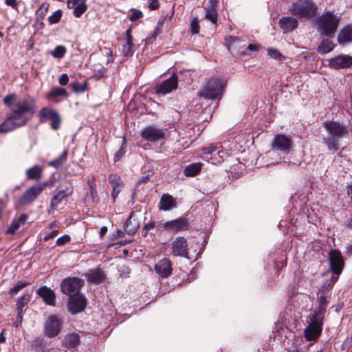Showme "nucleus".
<instances>
[{
	"instance_id": "nucleus-26",
	"label": "nucleus",
	"mask_w": 352,
	"mask_h": 352,
	"mask_svg": "<svg viewBox=\"0 0 352 352\" xmlns=\"http://www.w3.org/2000/svg\"><path fill=\"white\" fill-rule=\"evenodd\" d=\"M328 304L329 302L327 300L326 296L321 295L320 297H318V306L315 309L314 313L311 316L324 320Z\"/></svg>"
},
{
	"instance_id": "nucleus-41",
	"label": "nucleus",
	"mask_w": 352,
	"mask_h": 352,
	"mask_svg": "<svg viewBox=\"0 0 352 352\" xmlns=\"http://www.w3.org/2000/svg\"><path fill=\"white\" fill-rule=\"evenodd\" d=\"M67 52V49L63 45H58L55 49L51 51V55L56 58H62L65 56Z\"/></svg>"
},
{
	"instance_id": "nucleus-14",
	"label": "nucleus",
	"mask_w": 352,
	"mask_h": 352,
	"mask_svg": "<svg viewBox=\"0 0 352 352\" xmlns=\"http://www.w3.org/2000/svg\"><path fill=\"white\" fill-rule=\"evenodd\" d=\"M172 254L175 256L188 257V244L184 236H177L170 244Z\"/></svg>"
},
{
	"instance_id": "nucleus-23",
	"label": "nucleus",
	"mask_w": 352,
	"mask_h": 352,
	"mask_svg": "<svg viewBox=\"0 0 352 352\" xmlns=\"http://www.w3.org/2000/svg\"><path fill=\"white\" fill-rule=\"evenodd\" d=\"M87 281L94 284H100L106 278L104 271L101 268L91 270L87 274Z\"/></svg>"
},
{
	"instance_id": "nucleus-47",
	"label": "nucleus",
	"mask_w": 352,
	"mask_h": 352,
	"mask_svg": "<svg viewBox=\"0 0 352 352\" xmlns=\"http://www.w3.org/2000/svg\"><path fill=\"white\" fill-rule=\"evenodd\" d=\"M32 347L35 349L36 352L43 351V348L44 346V340L41 338H37L32 341Z\"/></svg>"
},
{
	"instance_id": "nucleus-29",
	"label": "nucleus",
	"mask_w": 352,
	"mask_h": 352,
	"mask_svg": "<svg viewBox=\"0 0 352 352\" xmlns=\"http://www.w3.org/2000/svg\"><path fill=\"white\" fill-rule=\"evenodd\" d=\"M335 47V45L328 38L323 39L318 46L317 52L320 54H325L331 52Z\"/></svg>"
},
{
	"instance_id": "nucleus-8",
	"label": "nucleus",
	"mask_w": 352,
	"mask_h": 352,
	"mask_svg": "<svg viewBox=\"0 0 352 352\" xmlns=\"http://www.w3.org/2000/svg\"><path fill=\"white\" fill-rule=\"evenodd\" d=\"M310 324L304 330V336L307 340L313 341L321 335L323 325V319L310 316Z\"/></svg>"
},
{
	"instance_id": "nucleus-50",
	"label": "nucleus",
	"mask_w": 352,
	"mask_h": 352,
	"mask_svg": "<svg viewBox=\"0 0 352 352\" xmlns=\"http://www.w3.org/2000/svg\"><path fill=\"white\" fill-rule=\"evenodd\" d=\"M190 31L193 34H199V25L198 17H193L190 22Z\"/></svg>"
},
{
	"instance_id": "nucleus-30",
	"label": "nucleus",
	"mask_w": 352,
	"mask_h": 352,
	"mask_svg": "<svg viewBox=\"0 0 352 352\" xmlns=\"http://www.w3.org/2000/svg\"><path fill=\"white\" fill-rule=\"evenodd\" d=\"M26 175L28 179L39 180L42 176V168L38 165H34L26 170Z\"/></svg>"
},
{
	"instance_id": "nucleus-18",
	"label": "nucleus",
	"mask_w": 352,
	"mask_h": 352,
	"mask_svg": "<svg viewBox=\"0 0 352 352\" xmlns=\"http://www.w3.org/2000/svg\"><path fill=\"white\" fill-rule=\"evenodd\" d=\"M155 270L162 278L168 277L173 271L171 261L168 258L158 261L155 265Z\"/></svg>"
},
{
	"instance_id": "nucleus-24",
	"label": "nucleus",
	"mask_w": 352,
	"mask_h": 352,
	"mask_svg": "<svg viewBox=\"0 0 352 352\" xmlns=\"http://www.w3.org/2000/svg\"><path fill=\"white\" fill-rule=\"evenodd\" d=\"M140 227V223L135 218H134V212H131L129 217L124 223V228L126 233L133 235Z\"/></svg>"
},
{
	"instance_id": "nucleus-19",
	"label": "nucleus",
	"mask_w": 352,
	"mask_h": 352,
	"mask_svg": "<svg viewBox=\"0 0 352 352\" xmlns=\"http://www.w3.org/2000/svg\"><path fill=\"white\" fill-rule=\"evenodd\" d=\"M36 294L41 297L46 305L55 307L56 305V294L54 292L47 286H42L37 289Z\"/></svg>"
},
{
	"instance_id": "nucleus-35",
	"label": "nucleus",
	"mask_w": 352,
	"mask_h": 352,
	"mask_svg": "<svg viewBox=\"0 0 352 352\" xmlns=\"http://www.w3.org/2000/svg\"><path fill=\"white\" fill-rule=\"evenodd\" d=\"M30 285V282L28 281H19L9 291L10 296L13 298L16 294H18L21 289Z\"/></svg>"
},
{
	"instance_id": "nucleus-39",
	"label": "nucleus",
	"mask_w": 352,
	"mask_h": 352,
	"mask_svg": "<svg viewBox=\"0 0 352 352\" xmlns=\"http://www.w3.org/2000/svg\"><path fill=\"white\" fill-rule=\"evenodd\" d=\"M58 188H59L61 192H63L66 196L68 197H70L73 194L74 187L71 181L68 180L61 185H60Z\"/></svg>"
},
{
	"instance_id": "nucleus-25",
	"label": "nucleus",
	"mask_w": 352,
	"mask_h": 352,
	"mask_svg": "<svg viewBox=\"0 0 352 352\" xmlns=\"http://www.w3.org/2000/svg\"><path fill=\"white\" fill-rule=\"evenodd\" d=\"M218 0H210L207 5L206 18L210 20L213 24L217 23V6Z\"/></svg>"
},
{
	"instance_id": "nucleus-34",
	"label": "nucleus",
	"mask_w": 352,
	"mask_h": 352,
	"mask_svg": "<svg viewBox=\"0 0 352 352\" xmlns=\"http://www.w3.org/2000/svg\"><path fill=\"white\" fill-rule=\"evenodd\" d=\"M59 96L63 97V98H67L69 96V94L65 88L54 87L51 89V90L49 93L48 99L57 98Z\"/></svg>"
},
{
	"instance_id": "nucleus-59",
	"label": "nucleus",
	"mask_w": 352,
	"mask_h": 352,
	"mask_svg": "<svg viewBox=\"0 0 352 352\" xmlns=\"http://www.w3.org/2000/svg\"><path fill=\"white\" fill-rule=\"evenodd\" d=\"M107 71V69L105 68H102V69H99L96 74H95L93 76V78L96 80H99L102 78H106V76L104 74V72Z\"/></svg>"
},
{
	"instance_id": "nucleus-6",
	"label": "nucleus",
	"mask_w": 352,
	"mask_h": 352,
	"mask_svg": "<svg viewBox=\"0 0 352 352\" xmlns=\"http://www.w3.org/2000/svg\"><path fill=\"white\" fill-rule=\"evenodd\" d=\"M60 286L61 292L69 297L80 293V290L83 286V283L78 277H67L61 281Z\"/></svg>"
},
{
	"instance_id": "nucleus-43",
	"label": "nucleus",
	"mask_w": 352,
	"mask_h": 352,
	"mask_svg": "<svg viewBox=\"0 0 352 352\" xmlns=\"http://www.w3.org/2000/svg\"><path fill=\"white\" fill-rule=\"evenodd\" d=\"M126 142L125 138H124L122 140V143L121 147L114 155V162H118L121 160L122 156L126 153Z\"/></svg>"
},
{
	"instance_id": "nucleus-55",
	"label": "nucleus",
	"mask_w": 352,
	"mask_h": 352,
	"mask_svg": "<svg viewBox=\"0 0 352 352\" xmlns=\"http://www.w3.org/2000/svg\"><path fill=\"white\" fill-rule=\"evenodd\" d=\"M16 96L14 94L7 95L3 99V103L7 107H10L16 100Z\"/></svg>"
},
{
	"instance_id": "nucleus-22",
	"label": "nucleus",
	"mask_w": 352,
	"mask_h": 352,
	"mask_svg": "<svg viewBox=\"0 0 352 352\" xmlns=\"http://www.w3.org/2000/svg\"><path fill=\"white\" fill-rule=\"evenodd\" d=\"M177 203L175 199L170 195L163 194L160 198L158 208L160 210L169 211L175 208Z\"/></svg>"
},
{
	"instance_id": "nucleus-31",
	"label": "nucleus",
	"mask_w": 352,
	"mask_h": 352,
	"mask_svg": "<svg viewBox=\"0 0 352 352\" xmlns=\"http://www.w3.org/2000/svg\"><path fill=\"white\" fill-rule=\"evenodd\" d=\"M202 164L201 163H193L186 166L184 169V174L187 177H195L201 170Z\"/></svg>"
},
{
	"instance_id": "nucleus-4",
	"label": "nucleus",
	"mask_w": 352,
	"mask_h": 352,
	"mask_svg": "<svg viewBox=\"0 0 352 352\" xmlns=\"http://www.w3.org/2000/svg\"><path fill=\"white\" fill-rule=\"evenodd\" d=\"M317 9L313 0H299L292 3L289 11L300 19L310 20L316 16Z\"/></svg>"
},
{
	"instance_id": "nucleus-28",
	"label": "nucleus",
	"mask_w": 352,
	"mask_h": 352,
	"mask_svg": "<svg viewBox=\"0 0 352 352\" xmlns=\"http://www.w3.org/2000/svg\"><path fill=\"white\" fill-rule=\"evenodd\" d=\"M63 341L64 345L68 349L75 348L80 343L79 335L75 333L67 334Z\"/></svg>"
},
{
	"instance_id": "nucleus-32",
	"label": "nucleus",
	"mask_w": 352,
	"mask_h": 352,
	"mask_svg": "<svg viewBox=\"0 0 352 352\" xmlns=\"http://www.w3.org/2000/svg\"><path fill=\"white\" fill-rule=\"evenodd\" d=\"M55 192L56 194L52 197L50 201V207L52 209H55L64 199L68 197L63 192L60 190L59 188H56Z\"/></svg>"
},
{
	"instance_id": "nucleus-45",
	"label": "nucleus",
	"mask_w": 352,
	"mask_h": 352,
	"mask_svg": "<svg viewBox=\"0 0 352 352\" xmlns=\"http://www.w3.org/2000/svg\"><path fill=\"white\" fill-rule=\"evenodd\" d=\"M63 16L61 10H57L48 17V21L50 25L58 23Z\"/></svg>"
},
{
	"instance_id": "nucleus-20",
	"label": "nucleus",
	"mask_w": 352,
	"mask_h": 352,
	"mask_svg": "<svg viewBox=\"0 0 352 352\" xmlns=\"http://www.w3.org/2000/svg\"><path fill=\"white\" fill-rule=\"evenodd\" d=\"M278 25L283 30V33L293 32L298 28V21L293 16H283L278 21Z\"/></svg>"
},
{
	"instance_id": "nucleus-51",
	"label": "nucleus",
	"mask_w": 352,
	"mask_h": 352,
	"mask_svg": "<svg viewBox=\"0 0 352 352\" xmlns=\"http://www.w3.org/2000/svg\"><path fill=\"white\" fill-rule=\"evenodd\" d=\"M219 144H210L207 146L201 148V151L204 154H212L218 149Z\"/></svg>"
},
{
	"instance_id": "nucleus-49",
	"label": "nucleus",
	"mask_w": 352,
	"mask_h": 352,
	"mask_svg": "<svg viewBox=\"0 0 352 352\" xmlns=\"http://www.w3.org/2000/svg\"><path fill=\"white\" fill-rule=\"evenodd\" d=\"M132 13L129 16L131 21L135 22L143 16V13L140 10L131 9Z\"/></svg>"
},
{
	"instance_id": "nucleus-15",
	"label": "nucleus",
	"mask_w": 352,
	"mask_h": 352,
	"mask_svg": "<svg viewBox=\"0 0 352 352\" xmlns=\"http://www.w3.org/2000/svg\"><path fill=\"white\" fill-rule=\"evenodd\" d=\"M178 78L177 74H173L168 78L163 80L160 84L155 86V92L166 95L172 92L177 88Z\"/></svg>"
},
{
	"instance_id": "nucleus-38",
	"label": "nucleus",
	"mask_w": 352,
	"mask_h": 352,
	"mask_svg": "<svg viewBox=\"0 0 352 352\" xmlns=\"http://www.w3.org/2000/svg\"><path fill=\"white\" fill-rule=\"evenodd\" d=\"M88 82L87 81H85L82 84H80L78 81H74L72 82L69 86L72 88L73 91L77 94L82 93L87 90L88 89Z\"/></svg>"
},
{
	"instance_id": "nucleus-60",
	"label": "nucleus",
	"mask_w": 352,
	"mask_h": 352,
	"mask_svg": "<svg viewBox=\"0 0 352 352\" xmlns=\"http://www.w3.org/2000/svg\"><path fill=\"white\" fill-rule=\"evenodd\" d=\"M54 183H55V179H52L50 180H47L44 182H42V183L39 184L38 186V187L42 188V191H43L45 187L53 186L54 185Z\"/></svg>"
},
{
	"instance_id": "nucleus-3",
	"label": "nucleus",
	"mask_w": 352,
	"mask_h": 352,
	"mask_svg": "<svg viewBox=\"0 0 352 352\" xmlns=\"http://www.w3.org/2000/svg\"><path fill=\"white\" fill-rule=\"evenodd\" d=\"M318 31L322 37L332 38L339 25V19L333 12H326L316 19Z\"/></svg>"
},
{
	"instance_id": "nucleus-9",
	"label": "nucleus",
	"mask_w": 352,
	"mask_h": 352,
	"mask_svg": "<svg viewBox=\"0 0 352 352\" xmlns=\"http://www.w3.org/2000/svg\"><path fill=\"white\" fill-rule=\"evenodd\" d=\"M40 122H45L51 120V128L53 130H58L60 127L61 118L58 111L47 107L42 108L38 113Z\"/></svg>"
},
{
	"instance_id": "nucleus-1",
	"label": "nucleus",
	"mask_w": 352,
	"mask_h": 352,
	"mask_svg": "<svg viewBox=\"0 0 352 352\" xmlns=\"http://www.w3.org/2000/svg\"><path fill=\"white\" fill-rule=\"evenodd\" d=\"M35 104L34 98L30 96L16 102L10 112L7 113L6 120L0 124V133H7L26 125L30 119L26 114L32 116L35 113Z\"/></svg>"
},
{
	"instance_id": "nucleus-44",
	"label": "nucleus",
	"mask_w": 352,
	"mask_h": 352,
	"mask_svg": "<svg viewBox=\"0 0 352 352\" xmlns=\"http://www.w3.org/2000/svg\"><path fill=\"white\" fill-rule=\"evenodd\" d=\"M267 54L272 58L280 61L285 59V56L275 48H269L267 50Z\"/></svg>"
},
{
	"instance_id": "nucleus-11",
	"label": "nucleus",
	"mask_w": 352,
	"mask_h": 352,
	"mask_svg": "<svg viewBox=\"0 0 352 352\" xmlns=\"http://www.w3.org/2000/svg\"><path fill=\"white\" fill-rule=\"evenodd\" d=\"M292 138L290 135L277 134L271 143L272 148L283 153H288L292 146Z\"/></svg>"
},
{
	"instance_id": "nucleus-48",
	"label": "nucleus",
	"mask_w": 352,
	"mask_h": 352,
	"mask_svg": "<svg viewBox=\"0 0 352 352\" xmlns=\"http://www.w3.org/2000/svg\"><path fill=\"white\" fill-rule=\"evenodd\" d=\"M133 47H134V45L133 43V42H130L129 43L128 41H126V43L123 45V53L124 54V56H132V54H133Z\"/></svg>"
},
{
	"instance_id": "nucleus-46",
	"label": "nucleus",
	"mask_w": 352,
	"mask_h": 352,
	"mask_svg": "<svg viewBox=\"0 0 352 352\" xmlns=\"http://www.w3.org/2000/svg\"><path fill=\"white\" fill-rule=\"evenodd\" d=\"M109 182L113 186L122 185V181L120 177L114 173H111L109 175Z\"/></svg>"
},
{
	"instance_id": "nucleus-12",
	"label": "nucleus",
	"mask_w": 352,
	"mask_h": 352,
	"mask_svg": "<svg viewBox=\"0 0 352 352\" xmlns=\"http://www.w3.org/2000/svg\"><path fill=\"white\" fill-rule=\"evenodd\" d=\"M329 269L332 274H341L344 266L343 256L340 250H331L329 252Z\"/></svg>"
},
{
	"instance_id": "nucleus-21",
	"label": "nucleus",
	"mask_w": 352,
	"mask_h": 352,
	"mask_svg": "<svg viewBox=\"0 0 352 352\" xmlns=\"http://www.w3.org/2000/svg\"><path fill=\"white\" fill-rule=\"evenodd\" d=\"M42 192V188L38 185H34L27 189L21 197L22 204H28L34 201L38 196Z\"/></svg>"
},
{
	"instance_id": "nucleus-36",
	"label": "nucleus",
	"mask_w": 352,
	"mask_h": 352,
	"mask_svg": "<svg viewBox=\"0 0 352 352\" xmlns=\"http://www.w3.org/2000/svg\"><path fill=\"white\" fill-rule=\"evenodd\" d=\"M339 276L340 274H333L331 276L322 284L321 290L327 291L331 289L338 280Z\"/></svg>"
},
{
	"instance_id": "nucleus-42",
	"label": "nucleus",
	"mask_w": 352,
	"mask_h": 352,
	"mask_svg": "<svg viewBox=\"0 0 352 352\" xmlns=\"http://www.w3.org/2000/svg\"><path fill=\"white\" fill-rule=\"evenodd\" d=\"M50 4L48 3H43L38 9L36 11V18L38 19H43L48 11Z\"/></svg>"
},
{
	"instance_id": "nucleus-33",
	"label": "nucleus",
	"mask_w": 352,
	"mask_h": 352,
	"mask_svg": "<svg viewBox=\"0 0 352 352\" xmlns=\"http://www.w3.org/2000/svg\"><path fill=\"white\" fill-rule=\"evenodd\" d=\"M68 151L67 150H64L63 152L59 155L58 157L48 162V166H52L56 169L60 168L63 163L66 161L67 157Z\"/></svg>"
},
{
	"instance_id": "nucleus-10",
	"label": "nucleus",
	"mask_w": 352,
	"mask_h": 352,
	"mask_svg": "<svg viewBox=\"0 0 352 352\" xmlns=\"http://www.w3.org/2000/svg\"><path fill=\"white\" fill-rule=\"evenodd\" d=\"M166 131V129L160 128L156 125H151L142 130L141 137L144 140L155 142L164 138Z\"/></svg>"
},
{
	"instance_id": "nucleus-61",
	"label": "nucleus",
	"mask_w": 352,
	"mask_h": 352,
	"mask_svg": "<svg viewBox=\"0 0 352 352\" xmlns=\"http://www.w3.org/2000/svg\"><path fill=\"white\" fill-rule=\"evenodd\" d=\"M58 82L61 85H67L69 82V77H68L67 74H61L60 76L59 77Z\"/></svg>"
},
{
	"instance_id": "nucleus-64",
	"label": "nucleus",
	"mask_w": 352,
	"mask_h": 352,
	"mask_svg": "<svg viewBox=\"0 0 352 352\" xmlns=\"http://www.w3.org/2000/svg\"><path fill=\"white\" fill-rule=\"evenodd\" d=\"M160 7V3L158 0H151L149 3L148 8L151 10H155Z\"/></svg>"
},
{
	"instance_id": "nucleus-62",
	"label": "nucleus",
	"mask_w": 352,
	"mask_h": 352,
	"mask_svg": "<svg viewBox=\"0 0 352 352\" xmlns=\"http://www.w3.org/2000/svg\"><path fill=\"white\" fill-rule=\"evenodd\" d=\"M58 234V230H52L51 232L45 235V236L43 237V240L45 241H47L51 239L54 238Z\"/></svg>"
},
{
	"instance_id": "nucleus-37",
	"label": "nucleus",
	"mask_w": 352,
	"mask_h": 352,
	"mask_svg": "<svg viewBox=\"0 0 352 352\" xmlns=\"http://www.w3.org/2000/svg\"><path fill=\"white\" fill-rule=\"evenodd\" d=\"M86 0H82L74 8L73 14L75 17L79 18L87 10V6L85 3Z\"/></svg>"
},
{
	"instance_id": "nucleus-17",
	"label": "nucleus",
	"mask_w": 352,
	"mask_h": 352,
	"mask_svg": "<svg viewBox=\"0 0 352 352\" xmlns=\"http://www.w3.org/2000/svg\"><path fill=\"white\" fill-rule=\"evenodd\" d=\"M329 65L334 69L349 68L352 65V56L340 54L329 59Z\"/></svg>"
},
{
	"instance_id": "nucleus-56",
	"label": "nucleus",
	"mask_w": 352,
	"mask_h": 352,
	"mask_svg": "<svg viewBox=\"0 0 352 352\" xmlns=\"http://www.w3.org/2000/svg\"><path fill=\"white\" fill-rule=\"evenodd\" d=\"M71 241V237L68 234H65L60 237H59L56 240V245L58 246H62L69 243Z\"/></svg>"
},
{
	"instance_id": "nucleus-5",
	"label": "nucleus",
	"mask_w": 352,
	"mask_h": 352,
	"mask_svg": "<svg viewBox=\"0 0 352 352\" xmlns=\"http://www.w3.org/2000/svg\"><path fill=\"white\" fill-rule=\"evenodd\" d=\"M224 86L223 80L219 78L212 77L204 88L199 91L198 96L199 98L205 99L219 100Z\"/></svg>"
},
{
	"instance_id": "nucleus-13",
	"label": "nucleus",
	"mask_w": 352,
	"mask_h": 352,
	"mask_svg": "<svg viewBox=\"0 0 352 352\" xmlns=\"http://www.w3.org/2000/svg\"><path fill=\"white\" fill-rule=\"evenodd\" d=\"M63 324V320L57 316H50L45 323V335L50 338H55L60 333Z\"/></svg>"
},
{
	"instance_id": "nucleus-40",
	"label": "nucleus",
	"mask_w": 352,
	"mask_h": 352,
	"mask_svg": "<svg viewBox=\"0 0 352 352\" xmlns=\"http://www.w3.org/2000/svg\"><path fill=\"white\" fill-rule=\"evenodd\" d=\"M240 38L235 36H227L225 37L226 46L228 51L233 54L232 49L236 43H239Z\"/></svg>"
},
{
	"instance_id": "nucleus-53",
	"label": "nucleus",
	"mask_w": 352,
	"mask_h": 352,
	"mask_svg": "<svg viewBox=\"0 0 352 352\" xmlns=\"http://www.w3.org/2000/svg\"><path fill=\"white\" fill-rule=\"evenodd\" d=\"M156 227V223L155 221L150 222L145 224L142 230V235L143 237H146L148 235V232L150 230Z\"/></svg>"
},
{
	"instance_id": "nucleus-27",
	"label": "nucleus",
	"mask_w": 352,
	"mask_h": 352,
	"mask_svg": "<svg viewBox=\"0 0 352 352\" xmlns=\"http://www.w3.org/2000/svg\"><path fill=\"white\" fill-rule=\"evenodd\" d=\"M338 42L340 44L352 42V27L346 25L342 28L338 36Z\"/></svg>"
},
{
	"instance_id": "nucleus-2",
	"label": "nucleus",
	"mask_w": 352,
	"mask_h": 352,
	"mask_svg": "<svg viewBox=\"0 0 352 352\" xmlns=\"http://www.w3.org/2000/svg\"><path fill=\"white\" fill-rule=\"evenodd\" d=\"M323 126L327 132V136L323 138V142L328 150L340 153L343 151L340 141L349 135V126L343 122L338 120H327Z\"/></svg>"
},
{
	"instance_id": "nucleus-52",
	"label": "nucleus",
	"mask_w": 352,
	"mask_h": 352,
	"mask_svg": "<svg viewBox=\"0 0 352 352\" xmlns=\"http://www.w3.org/2000/svg\"><path fill=\"white\" fill-rule=\"evenodd\" d=\"M31 299V295L30 294H25L22 296L19 297L17 300L16 304L20 305L22 307L27 305Z\"/></svg>"
},
{
	"instance_id": "nucleus-54",
	"label": "nucleus",
	"mask_w": 352,
	"mask_h": 352,
	"mask_svg": "<svg viewBox=\"0 0 352 352\" xmlns=\"http://www.w3.org/2000/svg\"><path fill=\"white\" fill-rule=\"evenodd\" d=\"M19 227L20 226L19 225L16 219H14L12 221L10 226L8 228L6 233L10 234H14L16 233V231L19 229Z\"/></svg>"
},
{
	"instance_id": "nucleus-58",
	"label": "nucleus",
	"mask_w": 352,
	"mask_h": 352,
	"mask_svg": "<svg viewBox=\"0 0 352 352\" xmlns=\"http://www.w3.org/2000/svg\"><path fill=\"white\" fill-rule=\"evenodd\" d=\"M90 196L92 198L93 201L98 203L100 201L96 187L91 186V188L90 189Z\"/></svg>"
},
{
	"instance_id": "nucleus-16",
	"label": "nucleus",
	"mask_w": 352,
	"mask_h": 352,
	"mask_svg": "<svg viewBox=\"0 0 352 352\" xmlns=\"http://www.w3.org/2000/svg\"><path fill=\"white\" fill-rule=\"evenodd\" d=\"M168 232L172 233H178L187 231L190 228V223L186 217H180L177 219L168 221L166 224Z\"/></svg>"
},
{
	"instance_id": "nucleus-63",
	"label": "nucleus",
	"mask_w": 352,
	"mask_h": 352,
	"mask_svg": "<svg viewBox=\"0 0 352 352\" xmlns=\"http://www.w3.org/2000/svg\"><path fill=\"white\" fill-rule=\"evenodd\" d=\"M125 233L124 232L122 231L121 230H117L111 236V239L112 241L119 238V237H123L124 236Z\"/></svg>"
},
{
	"instance_id": "nucleus-7",
	"label": "nucleus",
	"mask_w": 352,
	"mask_h": 352,
	"mask_svg": "<svg viewBox=\"0 0 352 352\" xmlns=\"http://www.w3.org/2000/svg\"><path fill=\"white\" fill-rule=\"evenodd\" d=\"M87 305V300L82 293L76 295H72L67 298V311L72 315H76L84 311Z\"/></svg>"
},
{
	"instance_id": "nucleus-57",
	"label": "nucleus",
	"mask_w": 352,
	"mask_h": 352,
	"mask_svg": "<svg viewBox=\"0 0 352 352\" xmlns=\"http://www.w3.org/2000/svg\"><path fill=\"white\" fill-rule=\"evenodd\" d=\"M122 186H113V190L111 192V198L113 199V202L115 203L116 198L118 197V195L120 194L121 191Z\"/></svg>"
}]
</instances>
